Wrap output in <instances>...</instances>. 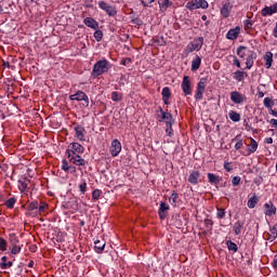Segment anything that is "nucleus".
<instances>
[{"label": "nucleus", "instance_id": "1", "mask_svg": "<svg viewBox=\"0 0 277 277\" xmlns=\"http://www.w3.org/2000/svg\"><path fill=\"white\" fill-rule=\"evenodd\" d=\"M237 55L240 57V60H246L247 70H250L252 66H254V60H256V52H254V50H250L248 47L240 45L237 49Z\"/></svg>", "mask_w": 277, "mask_h": 277}, {"label": "nucleus", "instance_id": "2", "mask_svg": "<svg viewBox=\"0 0 277 277\" xmlns=\"http://www.w3.org/2000/svg\"><path fill=\"white\" fill-rule=\"evenodd\" d=\"M111 65L109 64V61L107 58H103L97 61L92 70V77H101V75H105V72H109V68Z\"/></svg>", "mask_w": 277, "mask_h": 277}, {"label": "nucleus", "instance_id": "3", "mask_svg": "<svg viewBox=\"0 0 277 277\" xmlns=\"http://www.w3.org/2000/svg\"><path fill=\"white\" fill-rule=\"evenodd\" d=\"M9 243L11 254H21V251L23 250V245L21 243V240L18 239V236H16V234L9 235Z\"/></svg>", "mask_w": 277, "mask_h": 277}, {"label": "nucleus", "instance_id": "4", "mask_svg": "<svg viewBox=\"0 0 277 277\" xmlns=\"http://www.w3.org/2000/svg\"><path fill=\"white\" fill-rule=\"evenodd\" d=\"M98 8L100 10H103V12L107 14V16L114 17L118 14V10L116 9V6L107 3L106 1H98Z\"/></svg>", "mask_w": 277, "mask_h": 277}, {"label": "nucleus", "instance_id": "5", "mask_svg": "<svg viewBox=\"0 0 277 277\" xmlns=\"http://www.w3.org/2000/svg\"><path fill=\"white\" fill-rule=\"evenodd\" d=\"M187 10H207L209 2L207 0H193L186 3Z\"/></svg>", "mask_w": 277, "mask_h": 277}, {"label": "nucleus", "instance_id": "6", "mask_svg": "<svg viewBox=\"0 0 277 277\" xmlns=\"http://www.w3.org/2000/svg\"><path fill=\"white\" fill-rule=\"evenodd\" d=\"M206 88H207V78H201L197 83V88L195 92V101H202V96L205 95Z\"/></svg>", "mask_w": 277, "mask_h": 277}, {"label": "nucleus", "instance_id": "7", "mask_svg": "<svg viewBox=\"0 0 277 277\" xmlns=\"http://www.w3.org/2000/svg\"><path fill=\"white\" fill-rule=\"evenodd\" d=\"M182 92L184 96H192L193 88H192V79L189 76H184L181 83Z\"/></svg>", "mask_w": 277, "mask_h": 277}, {"label": "nucleus", "instance_id": "8", "mask_svg": "<svg viewBox=\"0 0 277 277\" xmlns=\"http://www.w3.org/2000/svg\"><path fill=\"white\" fill-rule=\"evenodd\" d=\"M85 148L79 143H70L66 149V155H83Z\"/></svg>", "mask_w": 277, "mask_h": 277}, {"label": "nucleus", "instance_id": "9", "mask_svg": "<svg viewBox=\"0 0 277 277\" xmlns=\"http://www.w3.org/2000/svg\"><path fill=\"white\" fill-rule=\"evenodd\" d=\"M205 44V38L203 37H197L195 38L189 44H188V51L189 53H194V51H200L202 49V45Z\"/></svg>", "mask_w": 277, "mask_h": 277}, {"label": "nucleus", "instance_id": "10", "mask_svg": "<svg viewBox=\"0 0 277 277\" xmlns=\"http://www.w3.org/2000/svg\"><path fill=\"white\" fill-rule=\"evenodd\" d=\"M161 116L158 117L159 122H166L167 127H172L174 123V119L172 118V114L164 111L163 108L159 107Z\"/></svg>", "mask_w": 277, "mask_h": 277}, {"label": "nucleus", "instance_id": "11", "mask_svg": "<svg viewBox=\"0 0 277 277\" xmlns=\"http://www.w3.org/2000/svg\"><path fill=\"white\" fill-rule=\"evenodd\" d=\"M67 159H69V162L74 166H78V168L85 166V159L79 154H67Z\"/></svg>", "mask_w": 277, "mask_h": 277}, {"label": "nucleus", "instance_id": "12", "mask_svg": "<svg viewBox=\"0 0 277 277\" xmlns=\"http://www.w3.org/2000/svg\"><path fill=\"white\" fill-rule=\"evenodd\" d=\"M122 151V144L120 143V141H118V138H115L109 147V153L111 155V157H118V155H120V153Z\"/></svg>", "mask_w": 277, "mask_h": 277}, {"label": "nucleus", "instance_id": "13", "mask_svg": "<svg viewBox=\"0 0 277 277\" xmlns=\"http://www.w3.org/2000/svg\"><path fill=\"white\" fill-rule=\"evenodd\" d=\"M201 179L202 176L200 175V171L193 170L189 172L188 183H190V185H198V183H202Z\"/></svg>", "mask_w": 277, "mask_h": 277}, {"label": "nucleus", "instance_id": "14", "mask_svg": "<svg viewBox=\"0 0 277 277\" xmlns=\"http://www.w3.org/2000/svg\"><path fill=\"white\" fill-rule=\"evenodd\" d=\"M70 101H84L87 107L90 105V97H88V94H85L83 91H78L77 93L69 96Z\"/></svg>", "mask_w": 277, "mask_h": 277}, {"label": "nucleus", "instance_id": "15", "mask_svg": "<svg viewBox=\"0 0 277 277\" xmlns=\"http://www.w3.org/2000/svg\"><path fill=\"white\" fill-rule=\"evenodd\" d=\"M230 101L232 103H235V105H241V103H245L246 101V95L238 91H233L230 92Z\"/></svg>", "mask_w": 277, "mask_h": 277}, {"label": "nucleus", "instance_id": "16", "mask_svg": "<svg viewBox=\"0 0 277 277\" xmlns=\"http://www.w3.org/2000/svg\"><path fill=\"white\" fill-rule=\"evenodd\" d=\"M169 211H170V205H168L164 201H161L158 210V215L160 220H166V217H168Z\"/></svg>", "mask_w": 277, "mask_h": 277}, {"label": "nucleus", "instance_id": "17", "mask_svg": "<svg viewBox=\"0 0 277 277\" xmlns=\"http://www.w3.org/2000/svg\"><path fill=\"white\" fill-rule=\"evenodd\" d=\"M239 34H241V27L236 26L229 29L225 37L227 40H237L239 38Z\"/></svg>", "mask_w": 277, "mask_h": 277}, {"label": "nucleus", "instance_id": "18", "mask_svg": "<svg viewBox=\"0 0 277 277\" xmlns=\"http://www.w3.org/2000/svg\"><path fill=\"white\" fill-rule=\"evenodd\" d=\"M276 206H274V202L268 201L264 203V215H267L268 217H272L273 215H276Z\"/></svg>", "mask_w": 277, "mask_h": 277}, {"label": "nucleus", "instance_id": "19", "mask_svg": "<svg viewBox=\"0 0 277 277\" xmlns=\"http://www.w3.org/2000/svg\"><path fill=\"white\" fill-rule=\"evenodd\" d=\"M232 10L233 4L230 3V1H226L221 8V16H223V18H228L230 16Z\"/></svg>", "mask_w": 277, "mask_h": 277}, {"label": "nucleus", "instance_id": "20", "mask_svg": "<svg viewBox=\"0 0 277 277\" xmlns=\"http://www.w3.org/2000/svg\"><path fill=\"white\" fill-rule=\"evenodd\" d=\"M273 14H277V2L271 6H265L261 10L262 16H272Z\"/></svg>", "mask_w": 277, "mask_h": 277}, {"label": "nucleus", "instance_id": "21", "mask_svg": "<svg viewBox=\"0 0 277 277\" xmlns=\"http://www.w3.org/2000/svg\"><path fill=\"white\" fill-rule=\"evenodd\" d=\"M250 140H251L250 144L247 145L248 148H247L246 157L253 155V153L259 149V143L256 142V140H254L253 137H250Z\"/></svg>", "mask_w": 277, "mask_h": 277}, {"label": "nucleus", "instance_id": "22", "mask_svg": "<svg viewBox=\"0 0 277 277\" xmlns=\"http://www.w3.org/2000/svg\"><path fill=\"white\" fill-rule=\"evenodd\" d=\"M76 134L75 137H77L79 140V142H85V128L81 127V126H77L75 128Z\"/></svg>", "mask_w": 277, "mask_h": 277}, {"label": "nucleus", "instance_id": "23", "mask_svg": "<svg viewBox=\"0 0 277 277\" xmlns=\"http://www.w3.org/2000/svg\"><path fill=\"white\" fill-rule=\"evenodd\" d=\"M83 23L87 27H90L91 29H98V22H96V19H94L93 17L84 18Z\"/></svg>", "mask_w": 277, "mask_h": 277}, {"label": "nucleus", "instance_id": "24", "mask_svg": "<svg viewBox=\"0 0 277 277\" xmlns=\"http://www.w3.org/2000/svg\"><path fill=\"white\" fill-rule=\"evenodd\" d=\"M265 68H272V64H274V54L272 52H266L264 55Z\"/></svg>", "mask_w": 277, "mask_h": 277}, {"label": "nucleus", "instance_id": "25", "mask_svg": "<svg viewBox=\"0 0 277 277\" xmlns=\"http://www.w3.org/2000/svg\"><path fill=\"white\" fill-rule=\"evenodd\" d=\"M277 239V224L269 227L268 241H276Z\"/></svg>", "mask_w": 277, "mask_h": 277}, {"label": "nucleus", "instance_id": "26", "mask_svg": "<svg viewBox=\"0 0 277 277\" xmlns=\"http://www.w3.org/2000/svg\"><path fill=\"white\" fill-rule=\"evenodd\" d=\"M200 64H202V58L200 56L196 55V57L192 62V70L196 71L198 68H200Z\"/></svg>", "mask_w": 277, "mask_h": 277}, {"label": "nucleus", "instance_id": "27", "mask_svg": "<svg viewBox=\"0 0 277 277\" xmlns=\"http://www.w3.org/2000/svg\"><path fill=\"white\" fill-rule=\"evenodd\" d=\"M28 185H29V180H27V179L19 180L18 181V189H19V192H22V194L24 192H27Z\"/></svg>", "mask_w": 277, "mask_h": 277}, {"label": "nucleus", "instance_id": "28", "mask_svg": "<svg viewBox=\"0 0 277 277\" xmlns=\"http://www.w3.org/2000/svg\"><path fill=\"white\" fill-rule=\"evenodd\" d=\"M256 205H259V197H256V195H253L247 202V207L249 209H254V207H256Z\"/></svg>", "mask_w": 277, "mask_h": 277}, {"label": "nucleus", "instance_id": "29", "mask_svg": "<svg viewBox=\"0 0 277 277\" xmlns=\"http://www.w3.org/2000/svg\"><path fill=\"white\" fill-rule=\"evenodd\" d=\"M245 77H248V74L241 70H237L234 72V79L238 82L243 81Z\"/></svg>", "mask_w": 277, "mask_h": 277}, {"label": "nucleus", "instance_id": "30", "mask_svg": "<svg viewBox=\"0 0 277 277\" xmlns=\"http://www.w3.org/2000/svg\"><path fill=\"white\" fill-rule=\"evenodd\" d=\"M95 252H97L98 254H101V252H103L105 250V241H101V240H95Z\"/></svg>", "mask_w": 277, "mask_h": 277}, {"label": "nucleus", "instance_id": "31", "mask_svg": "<svg viewBox=\"0 0 277 277\" xmlns=\"http://www.w3.org/2000/svg\"><path fill=\"white\" fill-rule=\"evenodd\" d=\"M228 116H229V120H232L233 122H239V120H241V115H239V113L235 110H230L228 113Z\"/></svg>", "mask_w": 277, "mask_h": 277}, {"label": "nucleus", "instance_id": "32", "mask_svg": "<svg viewBox=\"0 0 277 277\" xmlns=\"http://www.w3.org/2000/svg\"><path fill=\"white\" fill-rule=\"evenodd\" d=\"M169 202L172 207H176L179 202V195L177 193L173 192L171 196L169 197Z\"/></svg>", "mask_w": 277, "mask_h": 277}, {"label": "nucleus", "instance_id": "33", "mask_svg": "<svg viewBox=\"0 0 277 277\" xmlns=\"http://www.w3.org/2000/svg\"><path fill=\"white\" fill-rule=\"evenodd\" d=\"M243 228V222L237 221L234 224V233L235 235H241V229Z\"/></svg>", "mask_w": 277, "mask_h": 277}, {"label": "nucleus", "instance_id": "34", "mask_svg": "<svg viewBox=\"0 0 277 277\" xmlns=\"http://www.w3.org/2000/svg\"><path fill=\"white\" fill-rule=\"evenodd\" d=\"M208 180H209V183H212L214 185H217V183H220V176L213 173H208Z\"/></svg>", "mask_w": 277, "mask_h": 277}, {"label": "nucleus", "instance_id": "35", "mask_svg": "<svg viewBox=\"0 0 277 277\" xmlns=\"http://www.w3.org/2000/svg\"><path fill=\"white\" fill-rule=\"evenodd\" d=\"M122 98H123L122 93L118 91H114L111 93V101H114L115 103H119V101H122Z\"/></svg>", "mask_w": 277, "mask_h": 277}, {"label": "nucleus", "instance_id": "36", "mask_svg": "<svg viewBox=\"0 0 277 277\" xmlns=\"http://www.w3.org/2000/svg\"><path fill=\"white\" fill-rule=\"evenodd\" d=\"M256 96L258 98H263V96H265V84H260L258 88H256Z\"/></svg>", "mask_w": 277, "mask_h": 277}, {"label": "nucleus", "instance_id": "37", "mask_svg": "<svg viewBox=\"0 0 277 277\" xmlns=\"http://www.w3.org/2000/svg\"><path fill=\"white\" fill-rule=\"evenodd\" d=\"M263 103L264 107H266L267 109H272V107H274L275 105L274 100H272L271 97H265Z\"/></svg>", "mask_w": 277, "mask_h": 277}, {"label": "nucleus", "instance_id": "38", "mask_svg": "<svg viewBox=\"0 0 277 277\" xmlns=\"http://www.w3.org/2000/svg\"><path fill=\"white\" fill-rule=\"evenodd\" d=\"M252 25H254V22H252V19L248 18L243 22V27H245V31H250V29H252Z\"/></svg>", "mask_w": 277, "mask_h": 277}, {"label": "nucleus", "instance_id": "39", "mask_svg": "<svg viewBox=\"0 0 277 277\" xmlns=\"http://www.w3.org/2000/svg\"><path fill=\"white\" fill-rule=\"evenodd\" d=\"M160 10H167L170 8V0H158Z\"/></svg>", "mask_w": 277, "mask_h": 277}, {"label": "nucleus", "instance_id": "40", "mask_svg": "<svg viewBox=\"0 0 277 277\" xmlns=\"http://www.w3.org/2000/svg\"><path fill=\"white\" fill-rule=\"evenodd\" d=\"M4 205L8 209H14V205H16V198L12 197L8 199Z\"/></svg>", "mask_w": 277, "mask_h": 277}, {"label": "nucleus", "instance_id": "41", "mask_svg": "<svg viewBox=\"0 0 277 277\" xmlns=\"http://www.w3.org/2000/svg\"><path fill=\"white\" fill-rule=\"evenodd\" d=\"M0 250L1 252H5L8 250V240L3 237H0Z\"/></svg>", "mask_w": 277, "mask_h": 277}, {"label": "nucleus", "instance_id": "42", "mask_svg": "<svg viewBox=\"0 0 277 277\" xmlns=\"http://www.w3.org/2000/svg\"><path fill=\"white\" fill-rule=\"evenodd\" d=\"M161 94H162V98H170V96H172V92H170V88L168 87H164L162 89Z\"/></svg>", "mask_w": 277, "mask_h": 277}, {"label": "nucleus", "instance_id": "43", "mask_svg": "<svg viewBox=\"0 0 277 277\" xmlns=\"http://www.w3.org/2000/svg\"><path fill=\"white\" fill-rule=\"evenodd\" d=\"M216 217L219 220H224V217H226V210L217 208Z\"/></svg>", "mask_w": 277, "mask_h": 277}, {"label": "nucleus", "instance_id": "44", "mask_svg": "<svg viewBox=\"0 0 277 277\" xmlns=\"http://www.w3.org/2000/svg\"><path fill=\"white\" fill-rule=\"evenodd\" d=\"M103 194V192L101 189H94L92 192V198L94 200H98L101 198V195Z\"/></svg>", "mask_w": 277, "mask_h": 277}, {"label": "nucleus", "instance_id": "45", "mask_svg": "<svg viewBox=\"0 0 277 277\" xmlns=\"http://www.w3.org/2000/svg\"><path fill=\"white\" fill-rule=\"evenodd\" d=\"M227 248L228 250H232V252H237L238 248H237V243L233 242V241H227Z\"/></svg>", "mask_w": 277, "mask_h": 277}, {"label": "nucleus", "instance_id": "46", "mask_svg": "<svg viewBox=\"0 0 277 277\" xmlns=\"http://www.w3.org/2000/svg\"><path fill=\"white\" fill-rule=\"evenodd\" d=\"M61 169L64 171V172H68L70 170V166L68 164V161L66 159H64L62 161V167Z\"/></svg>", "mask_w": 277, "mask_h": 277}, {"label": "nucleus", "instance_id": "47", "mask_svg": "<svg viewBox=\"0 0 277 277\" xmlns=\"http://www.w3.org/2000/svg\"><path fill=\"white\" fill-rule=\"evenodd\" d=\"M93 36L97 42H101V40H103V31L102 30H96Z\"/></svg>", "mask_w": 277, "mask_h": 277}, {"label": "nucleus", "instance_id": "48", "mask_svg": "<svg viewBox=\"0 0 277 277\" xmlns=\"http://www.w3.org/2000/svg\"><path fill=\"white\" fill-rule=\"evenodd\" d=\"M79 189H80L81 194H85V192H88V183H85V181H83L81 184H79Z\"/></svg>", "mask_w": 277, "mask_h": 277}, {"label": "nucleus", "instance_id": "49", "mask_svg": "<svg viewBox=\"0 0 277 277\" xmlns=\"http://www.w3.org/2000/svg\"><path fill=\"white\" fill-rule=\"evenodd\" d=\"M38 209H39V213H44V211H47V209H49V205L44 203V202H40Z\"/></svg>", "mask_w": 277, "mask_h": 277}, {"label": "nucleus", "instance_id": "50", "mask_svg": "<svg viewBox=\"0 0 277 277\" xmlns=\"http://www.w3.org/2000/svg\"><path fill=\"white\" fill-rule=\"evenodd\" d=\"M241 183V177L240 176H234L232 179V184L234 187H237V185H239Z\"/></svg>", "mask_w": 277, "mask_h": 277}, {"label": "nucleus", "instance_id": "51", "mask_svg": "<svg viewBox=\"0 0 277 277\" xmlns=\"http://www.w3.org/2000/svg\"><path fill=\"white\" fill-rule=\"evenodd\" d=\"M38 201H32L28 205V211H35V209H38Z\"/></svg>", "mask_w": 277, "mask_h": 277}, {"label": "nucleus", "instance_id": "52", "mask_svg": "<svg viewBox=\"0 0 277 277\" xmlns=\"http://www.w3.org/2000/svg\"><path fill=\"white\" fill-rule=\"evenodd\" d=\"M234 148L235 150H241V148H243V141L242 140L237 141Z\"/></svg>", "mask_w": 277, "mask_h": 277}, {"label": "nucleus", "instance_id": "53", "mask_svg": "<svg viewBox=\"0 0 277 277\" xmlns=\"http://www.w3.org/2000/svg\"><path fill=\"white\" fill-rule=\"evenodd\" d=\"M133 61L130 57L122 58L120 64L121 66H128V64H131Z\"/></svg>", "mask_w": 277, "mask_h": 277}, {"label": "nucleus", "instance_id": "54", "mask_svg": "<svg viewBox=\"0 0 277 277\" xmlns=\"http://www.w3.org/2000/svg\"><path fill=\"white\" fill-rule=\"evenodd\" d=\"M12 265H14V263H12V262L1 263L0 267H1V269H8V267H12Z\"/></svg>", "mask_w": 277, "mask_h": 277}, {"label": "nucleus", "instance_id": "55", "mask_svg": "<svg viewBox=\"0 0 277 277\" xmlns=\"http://www.w3.org/2000/svg\"><path fill=\"white\" fill-rule=\"evenodd\" d=\"M224 170H226V172H233V167L230 166V162H224Z\"/></svg>", "mask_w": 277, "mask_h": 277}, {"label": "nucleus", "instance_id": "56", "mask_svg": "<svg viewBox=\"0 0 277 277\" xmlns=\"http://www.w3.org/2000/svg\"><path fill=\"white\" fill-rule=\"evenodd\" d=\"M166 133H168L169 137H172V126H167Z\"/></svg>", "mask_w": 277, "mask_h": 277}, {"label": "nucleus", "instance_id": "57", "mask_svg": "<svg viewBox=\"0 0 277 277\" xmlns=\"http://www.w3.org/2000/svg\"><path fill=\"white\" fill-rule=\"evenodd\" d=\"M234 66H237V68H241V62L237 57L234 60Z\"/></svg>", "mask_w": 277, "mask_h": 277}, {"label": "nucleus", "instance_id": "58", "mask_svg": "<svg viewBox=\"0 0 277 277\" xmlns=\"http://www.w3.org/2000/svg\"><path fill=\"white\" fill-rule=\"evenodd\" d=\"M271 126L277 129V119H271Z\"/></svg>", "mask_w": 277, "mask_h": 277}, {"label": "nucleus", "instance_id": "59", "mask_svg": "<svg viewBox=\"0 0 277 277\" xmlns=\"http://www.w3.org/2000/svg\"><path fill=\"white\" fill-rule=\"evenodd\" d=\"M264 142H265V144H274V138L266 137Z\"/></svg>", "mask_w": 277, "mask_h": 277}, {"label": "nucleus", "instance_id": "60", "mask_svg": "<svg viewBox=\"0 0 277 277\" xmlns=\"http://www.w3.org/2000/svg\"><path fill=\"white\" fill-rule=\"evenodd\" d=\"M273 36L274 38H277V23L275 24V27L273 29Z\"/></svg>", "mask_w": 277, "mask_h": 277}, {"label": "nucleus", "instance_id": "61", "mask_svg": "<svg viewBox=\"0 0 277 277\" xmlns=\"http://www.w3.org/2000/svg\"><path fill=\"white\" fill-rule=\"evenodd\" d=\"M85 8H94V4L92 3V0L85 2Z\"/></svg>", "mask_w": 277, "mask_h": 277}, {"label": "nucleus", "instance_id": "62", "mask_svg": "<svg viewBox=\"0 0 277 277\" xmlns=\"http://www.w3.org/2000/svg\"><path fill=\"white\" fill-rule=\"evenodd\" d=\"M162 101L164 105H170V98L169 97H162Z\"/></svg>", "mask_w": 277, "mask_h": 277}, {"label": "nucleus", "instance_id": "63", "mask_svg": "<svg viewBox=\"0 0 277 277\" xmlns=\"http://www.w3.org/2000/svg\"><path fill=\"white\" fill-rule=\"evenodd\" d=\"M271 115L277 118V110L271 109Z\"/></svg>", "mask_w": 277, "mask_h": 277}, {"label": "nucleus", "instance_id": "64", "mask_svg": "<svg viewBox=\"0 0 277 277\" xmlns=\"http://www.w3.org/2000/svg\"><path fill=\"white\" fill-rule=\"evenodd\" d=\"M273 266L275 267V269H277V260L273 261Z\"/></svg>", "mask_w": 277, "mask_h": 277}]
</instances>
